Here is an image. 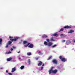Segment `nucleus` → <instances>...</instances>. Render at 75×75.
I'll return each instance as SVG.
<instances>
[{
  "instance_id": "nucleus-1",
  "label": "nucleus",
  "mask_w": 75,
  "mask_h": 75,
  "mask_svg": "<svg viewBox=\"0 0 75 75\" xmlns=\"http://www.w3.org/2000/svg\"><path fill=\"white\" fill-rule=\"evenodd\" d=\"M57 72V69L54 70H53V67H52L51 69L49 71V74H51V73L53 74H56Z\"/></svg>"
},
{
  "instance_id": "nucleus-33",
  "label": "nucleus",
  "mask_w": 75,
  "mask_h": 75,
  "mask_svg": "<svg viewBox=\"0 0 75 75\" xmlns=\"http://www.w3.org/2000/svg\"><path fill=\"white\" fill-rule=\"evenodd\" d=\"M38 58H39V57L36 58L35 59H36V60H38Z\"/></svg>"
},
{
  "instance_id": "nucleus-4",
  "label": "nucleus",
  "mask_w": 75,
  "mask_h": 75,
  "mask_svg": "<svg viewBox=\"0 0 75 75\" xmlns=\"http://www.w3.org/2000/svg\"><path fill=\"white\" fill-rule=\"evenodd\" d=\"M23 43L24 45V46L25 47H28L30 45V43H28L27 41H24L23 42Z\"/></svg>"
},
{
  "instance_id": "nucleus-32",
  "label": "nucleus",
  "mask_w": 75,
  "mask_h": 75,
  "mask_svg": "<svg viewBox=\"0 0 75 75\" xmlns=\"http://www.w3.org/2000/svg\"><path fill=\"white\" fill-rule=\"evenodd\" d=\"M13 48H11V52H13V51H13Z\"/></svg>"
},
{
  "instance_id": "nucleus-40",
  "label": "nucleus",
  "mask_w": 75,
  "mask_h": 75,
  "mask_svg": "<svg viewBox=\"0 0 75 75\" xmlns=\"http://www.w3.org/2000/svg\"><path fill=\"white\" fill-rule=\"evenodd\" d=\"M74 42L75 43V40H74Z\"/></svg>"
},
{
  "instance_id": "nucleus-41",
  "label": "nucleus",
  "mask_w": 75,
  "mask_h": 75,
  "mask_svg": "<svg viewBox=\"0 0 75 75\" xmlns=\"http://www.w3.org/2000/svg\"><path fill=\"white\" fill-rule=\"evenodd\" d=\"M18 53H20V52H18Z\"/></svg>"
},
{
  "instance_id": "nucleus-19",
  "label": "nucleus",
  "mask_w": 75,
  "mask_h": 75,
  "mask_svg": "<svg viewBox=\"0 0 75 75\" xmlns=\"http://www.w3.org/2000/svg\"><path fill=\"white\" fill-rule=\"evenodd\" d=\"M66 28H68V29L71 28V27L69 26H68V25H67L66 26Z\"/></svg>"
},
{
  "instance_id": "nucleus-15",
  "label": "nucleus",
  "mask_w": 75,
  "mask_h": 75,
  "mask_svg": "<svg viewBox=\"0 0 75 75\" xmlns=\"http://www.w3.org/2000/svg\"><path fill=\"white\" fill-rule=\"evenodd\" d=\"M27 55L30 56V55H31V52H28L27 53Z\"/></svg>"
},
{
  "instance_id": "nucleus-22",
  "label": "nucleus",
  "mask_w": 75,
  "mask_h": 75,
  "mask_svg": "<svg viewBox=\"0 0 75 75\" xmlns=\"http://www.w3.org/2000/svg\"><path fill=\"white\" fill-rule=\"evenodd\" d=\"M60 35L61 36V37L62 38H63V37H65V35H64L63 34H61V35Z\"/></svg>"
},
{
  "instance_id": "nucleus-6",
  "label": "nucleus",
  "mask_w": 75,
  "mask_h": 75,
  "mask_svg": "<svg viewBox=\"0 0 75 75\" xmlns=\"http://www.w3.org/2000/svg\"><path fill=\"white\" fill-rule=\"evenodd\" d=\"M53 63V64H57V61L56 59H54L52 61Z\"/></svg>"
},
{
  "instance_id": "nucleus-29",
  "label": "nucleus",
  "mask_w": 75,
  "mask_h": 75,
  "mask_svg": "<svg viewBox=\"0 0 75 75\" xmlns=\"http://www.w3.org/2000/svg\"><path fill=\"white\" fill-rule=\"evenodd\" d=\"M18 57L19 59H21V58L20 57V56H18Z\"/></svg>"
},
{
  "instance_id": "nucleus-13",
  "label": "nucleus",
  "mask_w": 75,
  "mask_h": 75,
  "mask_svg": "<svg viewBox=\"0 0 75 75\" xmlns=\"http://www.w3.org/2000/svg\"><path fill=\"white\" fill-rule=\"evenodd\" d=\"M27 62L28 63L29 65L30 64H31V61L30 60V59H28L27 60Z\"/></svg>"
},
{
  "instance_id": "nucleus-24",
  "label": "nucleus",
  "mask_w": 75,
  "mask_h": 75,
  "mask_svg": "<svg viewBox=\"0 0 75 75\" xmlns=\"http://www.w3.org/2000/svg\"><path fill=\"white\" fill-rule=\"evenodd\" d=\"M50 40L51 41H55V40L53 38H51Z\"/></svg>"
},
{
  "instance_id": "nucleus-36",
  "label": "nucleus",
  "mask_w": 75,
  "mask_h": 75,
  "mask_svg": "<svg viewBox=\"0 0 75 75\" xmlns=\"http://www.w3.org/2000/svg\"><path fill=\"white\" fill-rule=\"evenodd\" d=\"M42 69H43V67H42L41 68V70H42Z\"/></svg>"
},
{
  "instance_id": "nucleus-21",
  "label": "nucleus",
  "mask_w": 75,
  "mask_h": 75,
  "mask_svg": "<svg viewBox=\"0 0 75 75\" xmlns=\"http://www.w3.org/2000/svg\"><path fill=\"white\" fill-rule=\"evenodd\" d=\"M71 42L69 40L67 41L66 44H70Z\"/></svg>"
},
{
  "instance_id": "nucleus-27",
  "label": "nucleus",
  "mask_w": 75,
  "mask_h": 75,
  "mask_svg": "<svg viewBox=\"0 0 75 75\" xmlns=\"http://www.w3.org/2000/svg\"><path fill=\"white\" fill-rule=\"evenodd\" d=\"M9 38L10 39H13V37H11V36H9Z\"/></svg>"
},
{
  "instance_id": "nucleus-28",
  "label": "nucleus",
  "mask_w": 75,
  "mask_h": 75,
  "mask_svg": "<svg viewBox=\"0 0 75 75\" xmlns=\"http://www.w3.org/2000/svg\"><path fill=\"white\" fill-rule=\"evenodd\" d=\"M47 42H50V40L48 39H46V40Z\"/></svg>"
},
{
  "instance_id": "nucleus-10",
  "label": "nucleus",
  "mask_w": 75,
  "mask_h": 75,
  "mask_svg": "<svg viewBox=\"0 0 75 75\" xmlns=\"http://www.w3.org/2000/svg\"><path fill=\"white\" fill-rule=\"evenodd\" d=\"M48 37V36L45 35H43L42 36V38H47Z\"/></svg>"
},
{
  "instance_id": "nucleus-8",
  "label": "nucleus",
  "mask_w": 75,
  "mask_h": 75,
  "mask_svg": "<svg viewBox=\"0 0 75 75\" xmlns=\"http://www.w3.org/2000/svg\"><path fill=\"white\" fill-rule=\"evenodd\" d=\"M29 45H30L28 46L29 48H33V44L30 43Z\"/></svg>"
},
{
  "instance_id": "nucleus-2",
  "label": "nucleus",
  "mask_w": 75,
  "mask_h": 75,
  "mask_svg": "<svg viewBox=\"0 0 75 75\" xmlns=\"http://www.w3.org/2000/svg\"><path fill=\"white\" fill-rule=\"evenodd\" d=\"M18 39V37H16L14 39H10V41H12V42H11L10 41H9L8 42V44L9 45H11V43L12 42V41H16V40H17Z\"/></svg>"
},
{
  "instance_id": "nucleus-37",
  "label": "nucleus",
  "mask_w": 75,
  "mask_h": 75,
  "mask_svg": "<svg viewBox=\"0 0 75 75\" xmlns=\"http://www.w3.org/2000/svg\"><path fill=\"white\" fill-rule=\"evenodd\" d=\"M6 72H7V73H8V71H7V70H6Z\"/></svg>"
},
{
  "instance_id": "nucleus-23",
  "label": "nucleus",
  "mask_w": 75,
  "mask_h": 75,
  "mask_svg": "<svg viewBox=\"0 0 75 75\" xmlns=\"http://www.w3.org/2000/svg\"><path fill=\"white\" fill-rule=\"evenodd\" d=\"M1 42H2V39H0V45H1Z\"/></svg>"
},
{
  "instance_id": "nucleus-12",
  "label": "nucleus",
  "mask_w": 75,
  "mask_h": 75,
  "mask_svg": "<svg viewBox=\"0 0 75 75\" xmlns=\"http://www.w3.org/2000/svg\"><path fill=\"white\" fill-rule=\"evenodd\" d=\"M58 34H57V33H54L51 35V36L53 37V36H56V35H57Z\"/></svg>"
},
{
  "instance_id": "nucleus-18",
  "label": "nucleus",
  "mask_w": 75,
  "mask_h": 75,
  "mask_svg": "<svg viewBox=\"0 0 75 75\" xmlns=\"http://www.w3.org/2000/svg\"><path fill=\"white\" fill-rule=\"evenodd\" d=\"M24 68V66H22L20 67V69L21 70L23 69Z\"/></svg>"
},
{
  "instance_id": "nucleus-38",
  "label": "nucleus",
  "mask_w": 75,
  "mask_h": 75,
  "mask_svg": "<svg viewBox=\"0 0 75 75\" xmlns=\"http://www.w3.org/2000/svg\"><path fill=\"white\" fill-rule=\"evenodd\" d=\"M44 64H43L42 65V67H44Z\"/></svg>"
},
{
  "instance_id": "nucleus-34",
  "label": "nucleus",
  "mask_w": 75,
  "mask_h": 75,
  "mask_svg": "<svg viewBox=\"0 0 75 75\" xmlns=\"http://www.w3.org/2000/svg\"><path fill=\"white\" fill-rule=\"evenodd\" d=\"M8 45H6V48H7L8 47Z\"/></svg>"
},
{
  "instance_id": "nucleus-39",
  "label": "nucleus",
  "mask_w": 75,
  "mask_h": 75,
  "mask_svg": "<svg viewBox=\"0 0 75 75\" xmlns=\"http://www.w3.org/2000/svg\"><path fill=\"white\" fill-rule=\"evenodd\" d=\"M64 28H66V26H65L64 27Z\"/></svg>"
},
{
  "instance_id": "nucleus-7",
  "label": "nucleus",
  "mask_w": 75,
  "mask_h": 75,
  "mask_svg": "<svg viewBox=\"0 0 75 75\" xmlns=\"http://www.w3.org/2000/svg\"><path fill=\"white\" fill-rule=\"evenodd\" d=\"M37 52L40 55H43V53L41 52L40 51L38 50L37 51Z\"/></svg>"
},
{
  "instance_id": "nucleus-31",
  "label": "nucleus",
  "mask_w": 75,
  "mask_h": 75,
  "mask_svg": "<svg viewBox=\"0 0 75 75\" xmlns=\"http://www.w3.org/2000/svg\"><path fill=\"white\" fill-rule=\"evenodd\" d=\"M13 49H15V48H16V47L15 46H13Z\"/></svg>"
},
{
  "instance_id": "nucleus-30",
  "label": "nucleus",
  "mask_w": 75,
  "mask_h": 75,
  "mask_svg": "<svg viewBox=\"0 0 75 75\" xmlns=\"http://www.w3.org/2000/svg\"><path fill=\"white\" fill-rule=\"evenodd\" d=\"M65 42V40H63L62 41V42Z\"/></svg>"
},
{
  "instance_id": "nucleus-35",
  "label": "nucleus",
  "mask_w": 75,
  "mask_h": 75,
  "mask_svg": "<svg viewBox=\"0 0 75 75\" xmlns=\"http://www.w3.org/2000/svg\"><path fill=\"white\" fill-rule=\"evenodd\" d=\"M8 74L9 75H12V73H8Z\"/></svg>"
},
{
  "instance_id": "nucleus-14",
  "label": "nucleus",
  "mask_w": 75,
  "mask_h": 75,
  "mask_svg": "<svg viewBox=\"0 0 75 75\" xmlns=\"http://www.w3.org/2000/svg\"><path fill=\"white\" fill-rule=\"evenodd\" d=\"M57 45H52L51 46V47L52 48H55V47H57Z\"/></svg>"
},
{
  "instance_id": "nucleus-9",
  "label": "nucleus",
  "mask_w": 75,
  "mask_h": 75,
  "mask_svg": "<svg viewBox=\"0 0 75 75\" xmlns=\"http://www.w3.org/2000/svg\"><path fill=\"white\" fill-rule=\"evenodd\" d=\"M15 71H16V67H15L12 68L11 72H14Z\"/></svg>"
},
{
  "instance_id": "nucleus-20",
  "label": "nucleus",
  "mask_w": 75,
  "mask_h": 75,
  "mask_svg": "<svg viewBox=\"0 0 75 75\" xmlns=\"http://www.w3.org/2000/svg\"><path fill=\"white\" fill-rule=\"evenodd\" d=\"M41 64H42V62H40L38 64V66H41Z\"/></svg>"
},
{
  "instance_id": "nucleus-16",
  "label": "nucleus",
  "mask_w": 75,
  "mask_h": 75,
  "mask_svg": "<svg viewBox=\"0 0 75 75\" xmlns=\"http://www.w3.org/2000/svg\"><path fill=\"white\" fill-rule=\"evenodd\" d=\"M12 52L10 51H9V52H6V54H11Z\"/></svg>"
},
{
  "instance_id": "nucleus-26",
  "label": "nucleus",
  "mask_w": 75,
  "mask_h": 75,
  "mask_svg": "<svg viewBox=\"0 0 75 75\" xmlns=\"http://www.w3.org/2000/svg\"><path fill=\"white\" fill-rule=\"evenodd\" d=\"M51 57H52L51 56H50L49 58L47 60H50V59H51Z\"/></svg>"
},
{
  "instance_id": "nucleus-3",
  "label": "nucleus",
  "mask_w": 75,
  "mask_h": 75,
  "mask_svg": "<svg viewBox=\"0 0 75 75\" xmlns=\"http://www.w3.org/2000/svg\"><path fill=\"white\" fill-rule=\"evenodd\" d=\"M44 44L45 45H47L48 47H51L53 43L51 42H47L45 41L44 42Z\"/></svg>"
},
{
  "instance_id": "nucleus-11",
  "label": "nucleus",
  "mask_w": 75,
  "mask_h": 75,
  "mask_svg": "<svg viewBox=\"0 0 75 75\" xmlns=\"http://www.w3.org/2000/svg\"><path fill=\"white\" fill-rule=\"evenodd\" d=\"M12 59H13V58L12 57H10L9 58H8V59H7L6 60L8 61H11L12 60Z\"/></svg>"
},
{
  "instance_id": "nucleus-5",
  "label": "nucleus",
  "mask_w": 75,
  "mask_h": 75,
  "mask_svg": "<svg viewBox=\"0 0 75 75\" xmlns=\"http://www.w3.org/2000/svg\"><path fill=\"white\" fill-rule=\"evenodd\" d=\"M59 58L61 59L62 61L63 62H65V58H64L63 57L60 56Z\"/></svg>"
},
{
  "instance_id": "nucleus-17",
  "label": "nucleus",
  "mask_w": 75,
  "mask_h": 75,
  "mask_svg": "<svg viewBox=\"0 0 75 75\" xmlns=\"http://www.w3.org/2000/svg\"><path fill=\"white\" fill-rule=\"evenodd\" d=\"M74 30H70V31L69 32V33H74Z\"/></svg>"
},
{
  "instance_id": "nucleus-25",
  "label": "nucleus",
  "mask_w": 75,
  "mask_h": 75,
  "mask_svg": "<svg viewBox=\"0 0 75 75\" xmlns=\"http://www.w3.org/2000/svg\"><path fill=\"white\" fill-rule=\"evenodd\" d=\"M64 30V28H61L60 29V30L59 31V32H60V31H62Z\"/></svg>"
}]
</instances>
